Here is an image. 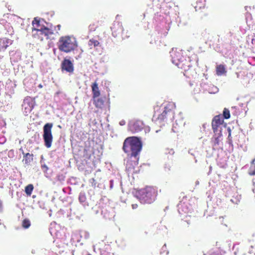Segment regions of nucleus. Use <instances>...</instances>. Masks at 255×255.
Segmentation results:
<instances>
[{
  "label": "nucleus",
  "instance_id": "1",
  "mask_svg": "<svg viewBox=\"0 0 255 255\" xmlns=\"http://www.w3.org/2000/svg\"><path fill=\"white\" fill-rule=\"evenodd\" d=\"M172 108L173 105L170 104L164 107L158 106L154 107L152 120L159 123L172 120L174 115V112Z\"/></svg>",
  "mask_w": 255,
  "mask_h": 255
},
{
  "label": "nucleus",
  "instance_id": "2",
  "mask_svg": "<svg viewBox=\"0 0 255 255\" xmlns=\"http://www.w3.org/2000/svg\"><path fill=\"white\" fill-rule=\"evenodd\" d=\"M141 149L142 143L137 137H128L124 140L123 150L128 155L137 156Z\"/></svg>",
  "mask_w": 255,
  "mask_h": 255
},
{
  "label": "nucleus",
  "instance_id": "3",
  "mask_svg": "<svg viewBox=\"0 0 255 255\" xmlns=\"http://www.w3.org/2000/svg\"><path fill=\"white\" fill-rule=\"evenodd\" d=\"M137 194L138 198L141 203L151 204L156 200L158 191L156 187L146 186L139 190Z\"/></svg>",
  "mask_w": 255,
  "mask_h": 255
},
{
  "label": "nucleus",
  "instance_id": "4",
  "mask_svg": "<svg viewBox=\"0 0 255 255\" xmlns=\"http://www.w3.org/2000/svg\"><path fill=\"white\" fill-rule=\"evenodd\" d=\"M171 56L172 62L185 72L188 71L192 67L190 58L183 56L181 51H174L171 53Z\"/></svg>",
  "mask_w": 255,
  "mask_h": 255
},
{
  "label": "nucleus",
  "instance_id": "5",
  "mask_svg": "<svg viewBox=\"0 0 255 255\" xmlns=\"http://www.w3.org/2000/svg\"><path fill=\"white\" fill-rule=\"evenodd\" d=\"M58 47L60 51L69 53L76 48L77 45L75 41L72 39L70 36H65L60 38Z\"/></svg>",
  "mask_w": 255,
  "mask_h": 255
},
{
  "label": "nucleus",
  "instance_id": "6",
  "mask_svg": "<svg viewBox=\"0 0 255 255\" xmlns=\"http://www.w3.org/2000/svg\"><path fill=\"white\" fill-rule=\"evenodd\" d=\"M53 125L51 123L45 124L43 127V137L44 141V144L47 148L51 147L53 141V136L52 134V128Z\"/></svg>",
  "mask_w": 255,
  "mask_h": 255
},
{
  "label": "nucleus",
  "instance_id": "7",
  "mask_svg": "<svg viewBox=\"0 0 255 255\" xmlns=\"http://www.w3.org/2000/svg\"><path fill=\"white\" fill-rule=\"evenodd\" d=\"M112 31V35L115 37H117L121 35L122 38L126 39L129 37V34L128 31L124 29L121 23L119 21L115 22L113 26L111 27Z\"/></svg>",
  "mask_w": 255,
  "mask_h": 255
},
{
  "label": "nucleus",
  "instance_id": "8",
  "mask_svg": "<svg viewBox=\"0 0 255 255\" xmlns=\"http://www.w3.org/2000/svg\"><path fill=\"white\" fill-rule=\"evenodd\" d=\"M138 156L128 155L126 161V170L128 172L133 171L138 163Z\"/></svg>",
  "mask_w": 255,
  "mask_h": 255
},
{
  "label": "nucleus",
  "instance_id": "9",
  "mask_svg": "<svg viewBox=\"0 0 255 255\" xmlns=\"http://www.w3.org/2000/svg\"><path fill=\"white\" fill-rule=\"evenodd\" d=\"M224 120L221 115L216 116L212 121V129L214 133L221 132V126Z\"/></svg>",
  "mask_w": 255,
  "mask_h": 255
},
{
  "label": "nucleus",
  "instance_id": "10",
  "mask_svg": "<svg viewBox=\"0 0 255 255\" xmlns=\"http://www.w3.org/2000/svg\"><path fill=\"white\" fill-rule=\"evenodd\" d=\"M55 32L53 29L45 26L41 31H39L36 37L42 40L44 37L46 39L53 38Z\"/></svg>",
  "mask_w": 255,
  "mask_h": 255
},
{
  "label": "nucleus",
  "instance_id": "11",
  "mask_svg": "<svg viewBox=\"0 0 255 255\" xmlns=\"http://www.w3.org/2000/svg\"><path fill=\"white\" fill-rule=\"evenodd\" d=\"M44 22L43 19L40 18L35 17L34 18L33 20V31L35 30L36 31V33L34 34L35 37H36L39 31H41L45 27L43 25V23Z\"/></svg>",
  "mask_w": 255,
  "mask_h": 255
},
{
  "label": "nucleus",
  "instance_id": "12",
  "mask_svg": "<svg viewBox=\"0 0 255 255\" xmlns=\"http://www.w3.org/2000/svg\"><path fill=\"white\" fill-rule=\"evenodd\" d=\"M61 68L62 71H65L68 73H73L74 66L72 62L69 60L64 58L61 63Z\"/></svg>",
  "mask_w": 255,
  "mask_h": 255
},
{
  "label": "nucleus",
  "instance_id": "13",
  "mask_svg": "<svg viewBox=\"0 0 255 255\" xmlns=\"http://www.w3.org/2000/svg\"><path fill=\"white\" fill-rule=\"evenodd\" d=\"M12 40L3 37L0 39V50L4 51L7 47L12 44Z\"/></svg>",
  "mask_w": 255,
  "mask_h": 255
},
{
  "label": "nucleus",
  "instance_id": "14",
  "mask_svg": "<svg viewBox=\"0 0 255 255\" xmlns=\"http://www.w3.org/2000/svg\"><path fill=\"white\" fill-rule=\"evenodd\" d=\"M91 88L93 99L99 97L100 96V91L98 87V84L96 81L92 84Z\"/></svg>",
  "mask_w": 255,
  "mask_h": 255
},
{
  "label": "nucleus",
  "instance_id": "15",
  "mask_svg": "<svg viewBox=\"0 0 255 255\" xmlns=\"http://www.w3.org/2000/svg\"><path fill=\"white\" fill-rule=\"evenodd\" d=\"M13 16V15L8 13L4 14L3 17L0 18V23L5 27L8 23H10L9 19Z\"/></svg>",
  "mask_w": 255,
  "mask_h": 255
},
{
  "label": "nucleus",
  "instance_id": "16",
  "mask_svg": "<svg viewBox=\"0 0 255 255\" xmlns=\"http://www.w3.org/2000/svg\"><path fill=\"white\" fill-rule=\"evenodd\" d=\"M143 128V123L140 121L135 122L131 126V130L134 132H138L141 130Z\"/></svg>",
  "mask_w": 255,
  "mask_h": 255
},
{
  "label": "nucleus",
  "instance_id": "17",
  "mask_svg": "<svg viewBox=\"0 0 255 255\" xmlns=\"http://www.w3.org/2000/svg\"><path fill=\"white\" fill-rule=\"evenodd\" d=\"M206 0H196L194 4L196 11L204 8L205 6Z\"/></svg>",
  "mask_w": 255,
  "mask_h": 255
},
{
  "label": "nucleus",
  "instance_id": "18",
  "mask_svg": "<svg viewBox=\"0 0 255 255\" xmlns=\"http://www.w3.org/2000/svg\"><path fill=\"white\" fill-rule=\"evenodd\" d=\"M94 104L97 108L98 109H102L104 106V100L100 98H95L94 99Z\"/></svg>",
  "mask_w": 255,
  "mask_h": 255
},
{
  "label": "nucleus",
  "instance_id": "19",
  "mask_svg": "<svg viewBox=\"0 0 255 255\" xmlns=\"http://www.w3.org/2000/svg\"><path fill=\"white\" fill-rule=\"evenodd\" d=\"M88 45L90 49H93V48H96L97 47L100 46V43L98 40L94 38H92L89 40L88 42Z\"/></svg>",
  "mask_w": 255,
  "mask_h": 255
},
{
  "label": "nucleus",
  "instance_id": "20",
  "mask_svg": "<svg viewBox=\"0 0 255 255\" xmlns=\"http://www.w3.org/2000/svg\"><path fill=\"white\" fill-rule=\"evenodd\" d=\"M226 72L225 66L222 64L219 65L216 67V74L221 76Z\"/></svg>",
  "mask_w": 255,
  "mask_h": 255
},
{
  "label": "nucleus",
  "instance_id": "21",
  "mask_svg": "<svg viewBox=\"0 0 255 255\" xmlns=\"http://www.w3.org/2000/svg\"><path fill=\"white\" fill-rule=\"evenodd\" d=\"M218 134V136L215 137L213 140H212L213 142V146L216 148H217V147L219 145L220 142L221 141V140L220 139V137L222 136L221 132H218L216 133Z\"/></svg>",
  "mask_w": 255,
  "mask_h": 255
},
{
  "label": "nucleus",
  "instance_id": "22",
  "mask_svg": "<svg viewBox=\"0 0 255 255\" xmlns=\"http://www.w3.org/2000/svg\"><path fill=\"white\" fill-rule=\"evenodd\" d=\"M5 28L7 30V34L9 35H12L13 34L14 31L12 27L10 25V23H8Z\"/></svg>",
  "mask_w": 255,
  "mask_h": 255
},
{
  "label": "nucleus",
  "instance_id": "23",
  "mask_svg": "<svg viewBox=\"0 0 255 255\" xmlns=\"http://www.w3.org/2000/svg\"><path fill=\"white\" fill-rule=\"evenodd\" d=\"M223 114L224 118L226 119H228L230 118V111L227 108H224Z\"/></svg>",
  "mask_w": 255,
  "mask_h": 255
},
{
  "label": "nucleus",
  "instance_id": "24",
  "mask_svg": "<svg viewBox=\"0 0 255 255\" xmlns=\"http://www.w3.org/2000/svg\"><path fill=\"white\" fill-rule=\"evenodd\" d=\"M22 226L24 228H28L30 226V222L29 220L24 219L22 221Z\"/></svg>",
  "mask_w": 255,
  "mask_h": 255
},
{
  "label": "nucleus",
  "instance_id": "25",
  "mask_svg": "<svg viewBox=\"0 0 255 255\" xmlns=\"http://www.w3.org/2000/svg\"><path fill=\"white\" fill-rule=\"evenodd\" d=\"M25 192L28 195H30L32 192V184H29L25 187Z\"/></svg>",
  "mask_w": 255,
  "mask_h": 255
},
{
  "label": "nucleus",
  "instance_id": "26",
  "mask_svg": "<svg viewBox=\"0 0 255 255\" xmlns=\"http://www.w3.org/2000/svg\"><path fill=\"white\" fill-rule=\"evenodd\" d=\"M97 27H98L97 25H96L94 23H93V24H90V25L89 26V29L90 31H94L96 30Z\"/></svg>",
  "mask_w": 255,
  "mask_h": 255
},
{
  "label": "nucleus",
  "instance_id": "27",
  "mask_svg": "<svg viewBox=\"0 0 255 255\" xmlns=\"http://www.w3.org/2000/svg\"><path fill=\"white\" fill-rule=\"evenodd\" d=\"M79 201L81 203H84L86 201V197L84 194H80L79 197Z\"/></svg>",
  "mask_w": 255,
  "mask_h": 255
},
{
  "label": "nucleus",
  "instance_id": "28",
  "mask_svg": "<svg viewBox=\"0 0 255 255\" xmlns=\"http://www.w3.org/2000/svg\"><path fill=\"white\" fill-rule=\"evenodd\" d=\"M131 206L133 209H135L138 207V205L137 204H132Z\"/></svg>",
  "mask_w": 255,
  "mask_h": 255
},
{
  "label": "nucleus",
  "instance_id": "29",
  "mask_svg": "<svg viewBox=\"0 0 255 255\" xmlns=\"http://www.w3.org/2000/svg\"><path fill=\"white\" fill-rule=\"evenodd\" d=\"M125 124H126V122H125V121H121V122H120V125H121V126H123V125H124Z\"/></svg>",
  "mask_w": 255,
  "mask_h": 255
},
{
  "label": "nucleus",
  "instance_id": "30",
  "mask_svg": "<svg viewBox=\"0 0 255 255\" xmlns=\"http://www.w3.org/2000/svg\"><path fill=\"white\" fill-rule=\"evenodd\" d=\"M211 255H219V254H217L215 253H212Z\"/></svg>",
  "mask_w": 255,
  "mask_h": 255
},
{
  "label": "nucleus",
  "instance_id": "31",
  "mask_svg": "<svg viewBox=\"0 0 255 255\" xmlns=\"http://www.w3.org/2000/svg\"><path fill=\"white\" fill-rule=\"evenodd\" d=\"M31 110H32V107H29V111H31Z\"/></svg>",
  "mask_w": 255,
  "mask_h": 255
},
{
  "label": "nucleus",
  "instance_id": "32",
  "mask_svg": "<svg viewBox=\"0 0 255 255\" xmlns=\"http://www.w3.org/2000/svg\"><path fill=\"white\" fill-rule=\"evenodd\" d=\"M250 254L249 253H248L247 254H245L243 255H249Z\"/></svg>",
  "mask_w": 255,
  "mask_h": 255
},
{
  "label": "nucleus",
  "instance_id": "33",
  "mask_svg": "<svg viewBox=\"0 0 255 255\" xmlns=\"http://www.w3.org/2000/svg\"><path fill=\"white\" fill-rule=\"evenodd\" d=\"M207 15H208V14H205L204 16H207Z\"/></svg>",
  "mask_w": 255,
  "mask_h": 255
}]
</instances>
